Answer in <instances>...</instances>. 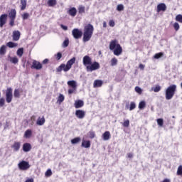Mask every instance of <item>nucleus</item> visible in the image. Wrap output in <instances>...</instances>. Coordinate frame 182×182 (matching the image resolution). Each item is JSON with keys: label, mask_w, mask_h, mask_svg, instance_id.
I'll use <instances>...</instances> for the list:
<instances>
[{"label": "nucleus", "mask_w": 182, "mask_h": 182, "mask_svg": "<svg viewBox=\"0 0 182 182\" xmlns=\"http://www.w3.org/2000/svg\"><path fill=\"white\" fill-rule=\"evenodd\" d=\"M98 69H100V64L96 61L91 63L90 65L86 67L87 72H94V70H98Z\"/></svg>", "instance_id": "nucleus-3"}, {"label": "nucleus", "mask_w": 182, "mask_h": 182, "mask_svg": "<svg viewBox=\"0 0 182 182\" xmlns=\"http://www.w3.org/2000/svg\"><path fill=\"white\" fill-rule=\"evenodd\" d=\"M22 19L23 21H26V19L29 18V14L28 13H24L21 15Z\"/></svg>", "instance_id": "nucleus-43"}, {"label": "nucleus", "mask_w": 182, "mask_h": 182, "mask_svg": "<svg viewBox=\"0 0 182 182\" xmlns=\"http://www.w3.org/2000/svg\"><path fill=\"white\" fill-rule=\"evenodd\" d=\"M158 126L160 127H163V124H164V120L162 118H159L156 119Z\"/></svg>", "instance_id": "nucleus-35"}, {"label": "nucleus", "mask_w": 182, "mask_h": 182, "mask_svg": "<svg viewBox=\"0 0 182 182\" xmlns=\"http://www.w3.org/2000/svg\"><path fill=\"white\" fill-rule=\"evenodd\" d=\"M176 90H177V85H172L167 87L165 92V97L166 100H171L174 95H176Z\"/></svg>", "instance_id": "nucleus-2"}, {"label": "nucleus", "mask_w": 182, "mask_h": 182, "mask_svg": "<svg viewBox=\"0 0 182 182\" xmlns=\"http://www.w3.org/2000/svg\"><path fill=\"white\" fill-rule=\"evenodd\" d=\"M109 26H111L112 28L114 27V25H115L114 21L110 20V21H109Z\"/></svg>", "instance_id": "nucleus-57"}, {"label": "nucleus", "mask_w": 182, "mask_h": 182, "mask_svg": "<svg viewBox=\"0 0 182 182\" xmlns=\"http://www.w3.org/2000/svg\"><path fill=\"white\" fill-rule=\"evenodd\" d=\"M102 139L105 140V141H107V140H110V132L106 131L102 134Z\"/></svg>", "instance_id": "nucleus-24"}, {"label": "nucleus", "mask_w": 182, "mask_h": 182, "mask_svg": "<svg viewBox=\"0 0 182 182\" xmlns=\"http://www.w3.org/2000/svg\"><path fill=\"white\" fill-rule=\"evenodd\" d=\"M159 90H161V87H160V85L156 86L154 89V92H155V93L159 92Z\"/></svg>", "instance_id": "nucleus-55"}, {"label": "nucleus", "mask_w": 182, "mask_h": 182, "mask_svg": "<svg viewBox=\"0 0 182 182\" xmlns=\"http://www.w3.org/2000/svg\"><path fill=\"white\" fill-rule=\"evenodd\" d=\"M102 86H103V81L102 80H95L94 81V87H102Z\"/></svg>", "instance_id": "nucleus-18"}, {"label": "nucleus", "mask_w": 182, "mask_h": 182, "mask_svg": "<svg viewBox=\"0 0 182 182\" xmlns=\"http://www.w3.org/2000/svg\"><path fill=\"white\" fill-rule=\"evenodd\" d=\"M139 69H141V70H144V65L139 64Z\"/></svg>", "instance_id": "nucleus-62"}, {"label": "nucleus", "mask_w": 182, "mask_h": 182, "mask_svg": "<svg viewBox=\"0 0 182 182\" xmlns=\"http://www.w3.org/2000/svg\"><path fill=\"white\" fill-rule=\"evenodd\" d=\"M9 25L10 26H14V25H15V18H10Z\"/></svg>", "instance_id": "nucleus-56"}, {"label": "nucleus", "mask_w": 182, "mask_h": 182, "mask_svg": "<svg viewBox=\"0 0 182 182\" xmlns=\"http://www.w3.org/2000/svg\"><path fill=\"white\" fill-rule=\"evenodd\" d=\"M10 62L12 63L13 65H16L19 62V59H18L16 57H11Z\"/></svg>", "instance_id": "nucleus-31"}, {"label": "nucleus", "mask_w": 182, "mask_h": 182, "mask_svg": "<svg viewBox=\"0 0 182 182\" xmlns=\"http://www.w3.org/2000/svg\"><path fill=\"white\" fill-rule=\"evenodd\" d=\"M75 90H76V89H73V88L69 89L68 90V95H72L75 92Z\"/></svg>", "instance_id": "nucleus-59"}, {"label": "nucleus", "mask_w": 182, "mask_h": 182, "mask_svg": "<svg viewBox=\"0 0 182 182\" xmlns=\"http://www.w3.org/2000/svg\"><path fill=\"white\" fill-rule=\"evenodd\" d=\"M176 21H177V22H180L181 23H182V15L181 14H178L176 16Z\"/></svg>", "instance_id": "nucleus-47"}, {"label": "nucleus", "mask_w": 182, "mask_h": 182, "mask_svg": "<svg viewBox=\"0 0 182 182\" xmlns=\"http://www.w3.org/2000/svg\"><path fill=\"white\" fill-rule=\"evenodd\" d=\"M11 147L14 149V151H19V149H21V142L15 141Z\"/></svg>", "instance_id": "nucleus-23"}, {"label": "nucleus", "mask_w": 182, "mask_h": 182, "mask_svg": "<svg viewBox=\"0 0 182 182\" xmlns=\"http://www.w3.org/2000/svg\"><path fill=\"white\" fill-rule=\"evenodd\" d=\"M26 182H33V178L27 179Z\"/></svg>", "instance_id": "nucleus-63"}, {"label": "nucleus", "mask_w": 182, "mask_h": 182, "mask_svg": "<svg viewBox=\"0 0 182 182\" xmlns=\"http://www.w3.org/2000/svg\"><path fill=\"white\" fill-rule=\"evenodd\" d=\"M166 9H167V6H166V4L161 3L157 5V12H161V11L164 12Z\"/></svg>", "instance_id": "nucleus-15"}, {"label": "nucleus", "mask_w": 182, "mask_h": 182, "mask_svg": "<svg viewBox=\"0 0 182 182\" xmlns=\"http://www.w3.org/2000/svg\"><path fill=\"white\" fill-rule=\"evenodd\" d=\"M120 45L119 43V41L117 39L112 40L111 42L109 43V50H114L117 48V46Z\"/></svg>", "instance_id": "nucleus-11"}, {"label": "nucleus", "mask_w": 182, "mask_h": 182, "mask_svg": "<svg viewBox=\"0 0 182 182\" xmlns=\"http://www.w3.org/2000/svg\"><path fill=\"white\" fill-rule=\"evenodd\" d=\"M14 97H16V99H19V97H21V92H19V90H18V89H15V90H14Z\"/></svg>", "instance_id": "nucleus-33"}, {"label": "nucleus", "mask_w": 182, "mask_h": 182, "mask_svg": "<svg viewBox=\"0 0 182 182\" xmlns=\"http://www.w3.org/2000/svg\"><path fill=\"white\" fill-rule=\"evenodd\" d=\"M127 156H128V158H129V159H133V154H132V153H128V154H127Z\"/></svg>", "instance_id": "nucleus-61"}, {"label": "nucleus", "mask_w": 182, "mask_h": 182, "mask_svg": "<svg viewBox=\"0 0 182 182\" xmlns=\"http://www.w3.org/2000/svg\"><path fill=\"white\" fill-rule=\"evenodd\" d=\"M81 146L84 149H89L90 147V141L82 140Z\"/></svg>", "instance_id": "nucleus-25"}, {"label": "nucleus", "mask_w": 182, "mask_h": 182, "mask_svg": "<svg viewBox=\"0 0 182 182\" xmlns=\"http://www.w3.org/2000/svg\"><path fill=\"white\" fill-rule=\"evenodd\" d=\"M67 85L72 87V89H76L77 87V82L75 80L68 81Z\"/></svg>", "instance_id": "nucleus-22"}, {"label": "nucleus", "mask_w": 182, "mask_h": 182, "mask_svg": "<svg viewBox=\"0 0 182 182\" xmlns=\"http://www.w3.org/2000/svg\"><path fill=\"white\" fill-rule=\"evenodd\" d=\"M5 105V98H0V107H4Z\"/></svg>", "instance_id": "nucleus-53"}, {"label": "nucleus", "mask_w": 182, "mask_h": 182, "mask_svg": "<svg viewBox=\"0 0 182 182\" xmlns=\"http://www.w3.org/2000/svg\"><path fill=\"white\" fill-rule=\"evenodd\" d=\"M122 126L124 127H129L130 126V120L127 119L122 123Z\"/></svg>", "instance_id": "nucleus-44"}, {"label": "nucleus", "mask_w": 182, "mask_h": 182, "mask_svg": "<svg viewBox=\"0 0 182 182\" xmlns=\"http://www.w3.org/2000/svg\"><path fill=\"white\" fill-rule=\"evenodd\" d=\"M69 46V39H66L63 43V48H68Z\"/></svg>", "instance_id": "nucleus-48"}, {"label": "nucleus", "mask_w": 182, "mask_h": 182, "mask_svg": "<svg viewBox=\"0 0 182 182\" xmlns=\"http://www.w3.org/2000/svg\"><path fill=\"white\" fill-rule=\"evenodd\" d=\"M60 28H63V31H68V26L63 24H60Z\"/></svg>", "instance_id": "nucleus-58"}, {"label": "nucleus", "mask_w": 182, "mask_h": 182, "mask_svg": "<svg viewBox=\"0 0 182 182\" xmlns=\"http://www.w3.org/2000/svg\"><path fill=\"white\" fill-rule=\"evenodd\" d=\"M117 11H118L119 12L124 11V6L123 4H118L117 6Z\"/></svg>", "instance_id": "nucleus-40"}, {"label": "nucleus", "mask_w": 182, "mask_h": 182, "mask_svg": "<svg viewBox=\"0 0 182 182\" xmlns=\"http://www.w3.org/2000/svg\"><path fill=\"white\" fill-rule=\"evenodd\" d=\"M17 56H19V58H22V55H23V48H18L16 52Z\"/></svg>", "instance_id": "nucleus-34"}, {"label": "nucleus", "mask_w": 182, "mask_h": 182, "mask_svg": "<svg viewBox=\"0 0 182 182\" xmlns=\"http://www.w3.org/2000/svg\"><path fill=\"white\" fill-rule=\"evenodd\" d=\"M95 31V28L93 25L89 23L84 27V33H83V42H89L93 36V31Z\"/></svg>", "instance_id": "nucleus-1"}, {"label": "nucleus", "mask_w": 182, "mask_h": 182, "mask_svg": "<svg viewBox=\"0 0 182 182\" xmlns=\"http://www.w3.org/2000/svg\"><path fill=\"white\" fill-rule=\"evenodd\" d=\"M6 54V46L3 45L0 47V55L4 56Z\"/></svg>", "instance_id": "nucleus-26"}, {"label": "nucleus", "mask_w": 182, "mask_h": 182, "mask_svg": "<svg viewBox=\"0 0 182 182\" xmlns=\"http://www.w3.org/2000/svg\"><path fill=\"white\" fill-rule=\"evenodd\" d=\"M9 18L11 19H16V10L11 9L9 13Z\"/></svg>", "instance_id": "nucleus-17"}, {"label": "nucleus", "mask_w": 182, "mask_h": 182, "mask_svg": "<svg viewBox=\"0 0 182 182\" xmlns=\"http://www.w3.org/2000/svg\"><path fill=\"white\" fill-rule=\"evenodd\" d=\"M134 109H136V102H131L130 105H129L130 112H132V110H134Z\"/></svg>", "instance_id": "nucleus-41"}, {"label": "nucleus", "mask_w": 182, "mask_h": 182, "mask_svg": "<svg viewBox=\"0 0 182 182\" xmlns=\"http://www.w3.org/2000/svg\"><path fill=\"white\" fill-rule=\"evenodd\" d=\"M65 100V96L62 94H60L58 102L60 104Z\"/></svg>", "instance_id": "nucleus-42"}, {"label": "nucleus", "mask_w": 182, "mask_h": 182, "mask_svg": "<svg viewBox=\"0 0 182 182\" xmlns=\"http://www.w3.org/2000/svg\"><path fill=\"white\" fill-rule=\"evenodd\" d=\"M95 136H96V134L95 133V132H92V131L89 132L90 139H95Z\"/></svg>", "instance_id": "nucleus-49"}, {"label": "nucleus", "mask_w": 182, "mask_h": 182, "mask_svg": "<svg viewBox=\"0 0 182 182\" xmlns=\"http://www.w3.org/2000/svg\"><path fill=\"white\" fill-rule=\"evenodd\" d=\"M18 168L19 170H22L23 171H25L28 170V168H31V165L29 164V162L26 161H22L18 164Z\"/></svg>", "instance_id": "nucleus-5"}, {"label": "nucleus", "mask_w": 182, "mask_h": 182, "mask_svg": "<svg viewBox=\"0 0 182 182\" xmlns=\"http://www.w3.org/2000/svg\"><path fill=\"white\" fill-rule=\"evenodd\" d=\"M117 65V59L114 58L111 60V66H116Z\"/></svg>", "instance_id": "nucleus-46"}, {"label": "nucleus", "mask_w": 182, "mask_h": 182, "mask_svg": "<svg viewBox=\"0 0 182 182\" xmlns=\"http://www.w3.org/2000/svg\"><path fill=\"white\" fill-rule=\"evenodd\" d=\"M76 62V58L73 57L70 60H69L66 65H65V72H69L70 69H72V65Z\"/></svg>", "instance_id": "nucleus-7"}, {"label": "nucleus", "mask_w": 182, "mask_h": 182, "mask_svg": "<svg viewBox=\"0 0 182 182\" xmlns=\"http://www.w3.org/2000/svg\"><path fill=\"white\" fill-rule=\"evenodd\" d=\"M85 6H82V5L79 6L78 7L79 14H85Z\"/></svg>", "instance_id": "nucleus-39"}, {"label": "nucleus", "mask_w": 182, "mask_h": 182, "mask_svg": "<svg viewBox=\"0 0 182 182\" xmlns=\"http://www.w3.org/2000/svg\"><path fill=\"white\" fill-rule=\"evenodd\" d=\"M6 46H8V48H16V46H18V43H14L12 41H9L6 43Z\"/></svg>", "instance_id": "nucleus-28"}, {"label": "nucleus", "mask_w": 182, "mask_h": 182, "mask_svg": "<svg viewBox=\"0 0 182 182\" xmlns=\"http://www.w3.org/2000/svg\"><path fill=\"white\" fill-rule=\"evenodd\" d=\"M135 92H136V93H139V95H141L143 90L139 87H136Z\"/></svg>", "instance_id": "nucleus-54"}, {"label": "nucleus", "mask_w": 182, "mask_h": 182, "mask_svg": "<svg viewBox=\"0 0 182 182\" xmlns=\"http://www.w3.org/2000/svg\"><path fill=\"white\" fill-rule=\"evenodd\" d=\"M76 14H77V10L75 7L70 8L68 10V15L70 16L75 17L76 16Z\"/></svg>", "instance_id": "nucleus-20"}, {"label": "nucleus", "mask_w": 182, "mask_h": 182, "mask_svg": "<svg viewBox=\"0 0 182 182\" xmlns=\"http://www.w3.org/2000/svg\"><path fill=\"white\" fill-rule=\"evenodd\" d=\"M82 64L86 68H87V66H90V65H92V58H90V56H89V55L84 56L82 58Z\"/></svg>", "instance_id": "nucleus-8"}, {"label": "nucleus", "mask_w": 182, "mask_h": 182, "mask_svg": "<svg viewBox=\"0 0 182 182\" xmlns=\"http://www.w3.org/2000/svg\"><path fill=\"white\" fill-rule=\"evenodd\" d=\"M66 68V65H65L64 63L61 64L60 66H58L56 68V72H60L61 70H63L65 72V69Z\"/></svg>", "instance_id": "nucleus-30"}, {"label": "nucleus", "mask_w": 182, "mask_h": 182, "mask_svg": "<svg viewBox=\"0 0 182 182\" xmlns=\"http://www.w3.org/2000/svg\"><path fill=\"white\" fill-rule=\"evenodd\" d=\"M31 150H32V145L30 143H24L23 144V151L24 153H28Z\"/></svg>", "instance_id": "nucleus-14"}, {"label": "nucleus", "mask_w": 182, "mask_h": 182, "mask_svg": "<svg viewBox=\"0 0 182 182\" xmlns=\"http://www.w3.org/2000/svg\"><path fill=\"white\" fill-rule=\"evenodd\" d=\"M173 28L175 31H178L180 29V24H178L177 22L174 23Z\"/></svg>", "instance_id": "nucleus-52"}, {"label": "nucleus", "mask_w": 182, "mask_h": 182, "mask_svg": "<svg viewBox=\"0 0 182 182\" xmlns=\"http://www.w3.org/2000/svg\"><path fill=\"white\" fill-rule=\"evenodd\" d=\"M75 109H80V107H83L85 105V102H83V100H78L75 102Z\"/></svg>", "instance_id": "nucleus-16"}, {"label": "nucleus", "mask_w": 182, "mask_h": 182, "mask_svg": "<svg viewBox=\"0 0 182 182\" xmlns=\"http://www.w3.org/2000/svg\"><path fill=\"white\" fill-rule=\"evenodd\" d=\"M56 4H58L56 0H48V6H55V5H56Z\"/></svg>", "instance_id": "nucleus-36"}, {"label": "nucleus", "mask_w": 182, "mask_h": 182, "mask_svg": "<svg viewBox=\"0 0 182 182\" xmlns=\"http://www.w3.org/2000/svg\"><path fill=\"white\" fill-rule=\"evenodd\" d=\"M48 62H49V59L46 58L43 60V65H46V63H48Z\"/></svg>", "instance_id": "nucleus-60"}, {"label": "nucleus", "mask_w": 182, "mask_h": 182, "mask_svg": "<svg viewBox=\"0 0 182 182\" xmlns=\"http://www.w3.org/2000/svg\"><path fill=\"white\" fill-rule=\"evenodd\" d=\"M8 19V14H4L0 16V28H4V25L6 23Z\"/></svg>", "instance_id": "nucleus-10"}, {"label": "nucleus", "mask_w": 182, "mask_h": 182, "mask_svg": "<svg viewBox=\"0 0 182 182\" xmlns=\"http://www.w3.org/2000/svg\"><path fill=\"white\" fill-rule=\"evenodd\" d=\"M75 116L77 119H85V117L86 116V112L82 109H77L75 111Z\"/></svg>", "instance_id": "nucleus-9"}, {"label": "nucleus", "mask_w": 182, "mask_h": 182, "mask_svg": "<svg viewBox=\"0 0 182 182\" xmlns=\"http://www.w3.org/2000/svg\"><path fill=\"white\" fill-rule=\"evenodd\" d=\"M80 138L79 136L75 137L71 139V144H77V143H80Z\"/></svg>", "instance_id": "nucleus-29"}, {"label": "nucleus", "mask_w": 182, "mask_h": 182, "mask_svg": "<svg viewBox=\"0 0 182 182\" xmlns=\"http://www.w3.org/2000/svg\"><path fill=\"white\" fill-rule=\"evenodd\" d=\"M45 117H39L36 121V125L37 126H43L45 124Z\"/></svg>", "instance_id": "nucleus-19"}, {"label": "nucleus", "mask_w": 182, "mask_h": 182, "mask_svg": "<svg viewBox=\"0 0 182 182\" xmlns=\"http://www.w3.org/2000/svg\"><path fill=\"white\" fill-rule=\"evenodd\" d=\"M12 88L8 87L6 90V103H11L12 99H14V95L12 94Z\"/></svg>", "instance_id": "nucleus-4"}, {"label": "nucleus", "mask_w": 182, "mask_h": 182, "mask_svg": "<svg viewBox=\"0 0 182 182\" xmlns=\"http://www.w3.org/2000/svg\"><path fill=\"white\" fill-rule=\"evenodd\" d=\"M162 182H171V181H170V179L165 178V179H164V181Z\"/></svg>", "instance_id": "nucleus-64"}, {"label": "nucleus", "mask_w": 182, "mask_h": 182, "mask_svg": "<svg viewBox=\"0 0 182 182\" xmlns=\"http://www.w3.org/2000/svg\"><path fill=\"white\" fill-rule=\"evenodd\" d=\"M21 10L25 11V9H26V0H21Z\"/></svg>", "instance_id": "nucleus-32"}, {"label": "nucleus", "mask_w": 182, "mask_h": 182, "mask_svg": "<svg viewBox=\"0 0 182 182\" xmlns=\"http://www.w3.org/2000/svg\"><path fill=\"white\" fill-rule=\"evenodd\" d=\"M72 35L74 39H80V38H82V36H83V32L79 30V28H74L72 31Z\"/></svg>", "instance_id": "nucleus-6"}, {"label": "nucleus", "mask_w": 182, "mask_h": 182, "mask_svg": "<svg viewBox=\"0 0 182 182\" xmlns=\"http://www.w3.org/2000/svg\"><path fill=\"white\" fill-rule=\"evenodd\" d=\"M163 56H164V53H163L161 52L158 53L154 55V59H160V58H163Z\"/></svg>", "instance_id": "nucleus-37"}, {"label": "nucleus", "mask_w": 182, "mask_h": 182, "mask_svg": "<svg viewBox=\"0 0 182 182\" xmlns=\"http://www.w3.org/2000/svg\"><path fill=\"white\" fill-rule=\"evenodd\" d=\"M52 170L51 169H48L46 173H45V176L46 177H50L52 176Z\"/></svg>", "instance_id": "nucleus-45"}, {"label": "nucleus", "mask_w": 182, "mask_h": 182, "mask_svg": "<svg viewBox=\"0 0 182 182\" xmlns=\"http://www.w3.org/2000/svg\"><path fill=\"white\" fill-rule=\"evenodd\" d=\"M177 174L178 176H182V166L180 165L177 170Z\"/></svg>", "instance_id": "nucleus-50"}, {"label": "nucleus", "mask_w": 182, "mask_h": 182, "mask_svg": "<svg viewBox=\"0 0 182 182\" xmlns=\"http://www.w3.org/2000/svg\"><path fill=\"white\" fill-rule=\"evenodd\" d=\"M32 136V130L27 129L24 133V137L26 139H29Z\"/></svg>", "instance_id": "nucleus-27"}, {"label": "nucleus", "mask_w": 182, "mask_h": 182, "mask_svg": "<svg viewBox=\"0 0 182 182\" xmlns=\"http://www.w3.org/2000/svg\"><path fill=\"white\" fill-rule=\"evenodd\" d=\"M112 50L115 56H120V55H122V53L123 52V48H122V46L118 45L117 47Z\"/></svg>", "instance_id": "nucleus-13"}, {"label": "nucleus", "mask_w": 182, "mask_h": 182, "mask_svg": "<svg viewBox=\"0 0 182 182\" xmlns=\"http://www.w3.org/2000/svg\"><path fill=\"white\" fill-rule=\"evenodd\" d=\"M19 38H21V32L19 31H14L13 32V39L14 41H19Z\"/></svg>", "instance_id": "nucleus-21"}, {"label": "nucleus", "mask_w": 182, "mask_h": 182, "mask_svg": "<svg viewBox=\"0 0 182 182\" xmlns=\"http://www.w3.org/2000/svg\"><path fill=\"white\" fill-rule=\"evenodd\" d=\"M31 69H36V70H41L42 69V64L39 61L33 60V64L31 66Z\"/></svg>", "instance_id": "nucleus-12"}, {"label": "nucleus", "mask_w": 182, "mask_h": 182, "mask_svg": "<svg viewBox=\"0 0 182 182\" xmlns=\"http://www.w3.org/2000/svg\"><path fill=\"white\" fill-rule=\"evenodd\" d=\"M144 107H146V102L141 101L139 104V109H140V110H143Z\"/></svg>", "instance_id": "nucleus-38"}, {"label": "nucleus", "mask_w": 182, "mask_h": 182, "mask_svg": "<svg viewBox=\"0 0 182 182\" xmlns=\"http://www.w3.org/2000/svg\"><path fill=\"white\" fill-rule=\"evenodd\" d=\"M55 56L56 57V60H60L62 59V53L59 52Z\"/></svg>", "instance_id": "nucleus-51"}]
</instances>
